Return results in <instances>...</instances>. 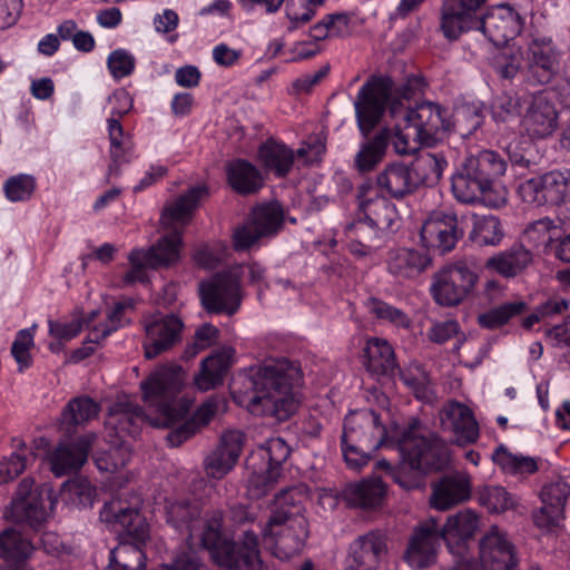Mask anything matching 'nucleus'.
<instances>
[{
	"instance_id": "nucleus-19",
	"label": "nucleus",
	"mask_w": 570,
	"mask_h": 570,
	"mask_svg": "<svg viewBox=\"0 0 570 570\" xmlns=\"http://www.w3.org/2000/svg\"><path fill=\"white\" fill-rule=\"evenodd\" d=\"M439 416L442 431L452 434V444L465 446L478 441L479 424L472 410L465 404L449 401L440 410Z\"/></svg>"
},
{
	"instance_id": "nucleus-23",
	"label": "nucleus",
	"mask_w": 570,
	"mask_h": 570,
	"mask_svg": "<svg viewBox=\"0 0 570 570\" xmlns=\"http://www.w3.org/2000/svg\"><path fill=\"white\" fill-rule=\"evenodd\" d=\"M472 479L465 472H454L442 476L431 485L429 503L436 511H448L470 500Z\"/></svg>"
},
{
	"instance_id": "nucleus-32",
	"label": "nucleus",
	"mask_w": 570,
	"mask_h": 570,
	"mask_svg": "<svg viewBox=\"0 0 570 570\" xmlns=\"http://www.w3.org/2000/svg\"><path fill=\"white\" fill-rule=\"evenodd\" d=\"M360 209L364 217L385 236L400 228L401 218L396 206L386 197L370 196L365 191L360 194Z\"/></svg>"
},
{
	"instance_id": "nucleus-29",
	"label": "nucleus",
	"mask_w": 570,
	"mask_h": 570,
	"mask_svg": "<svg viewBox=\"0 0 570 570\" xmlns=\"http://www.w3.org/2000/svg\"><path fill=\"white\" fill-rule=\"evenodd\" d=\"M96 440L90 433L73 442H60L48 455L50 469L56 476L78 471L88 459L89 449Z\"/></svg>"
},
{
	"instance_id": "nucleus-18",
	"label": "nucleus",
	"mask_w": 570,
	"mask_h": 570,
	"mask_svg": "<svg viewBox=\"0 0 570 570\" xmlns=\"http://www.w3.org/2000/svg\"><path fill=\"white\" fill-rule=\"evenodd\" d=\"M481 529V515L472 509H463L450 514L440 527V535L448 550L455 557L468 552L469 542Z\"/></svg>"
},
{
	"instance_id": "nucleus-51",
	"label": "nucleus",
	"mask_w": 570,
	"mask_h": 570,
	"mask_svg": "<svg viewBox=\"0 0 570 570\" xmlns=\"http://www.w3.org/2000/svg\"><path fill=\"white\" fill-rule=\"evenodd\" d=\"M61 499L71 505H91L95 497V488L86 478H75L66 481L60 490Z\"/></svg>"
},
{
	"instance_id": "nucleus-52",
	"label": "nucleus",
	"mask_w": 570,
	"mask_h": 570,
	"mask_svg": "<svg viewBox=\"0 0 570 570\" xmlns=\"http://www.w3.org/2000/svg\"><path fill=\"white\" fill-rule=\"evenodd\" d=\"M350 233L351 237L355 238L357 244H361V254L363 256L372 254L376 248L381 246V243L385 238V235L382 234L377 228H374V225L370 223L365 217L360 218L357 222L353 223L350 226Z\"/></svg>"
},
{
	"instance_id": "nucleus-56",
	"label": "nucleus",
	"mask_w": 570,
	"mask_h": 570,
	"mask_svg": "<svg viewBox=\"0 0 570 570\" xmlns=\"http://www.w3.org/2000/svg\"><path fill=\"white\" fill-rule=\"evenodd\" d=\"M391 142L396 154L411 155L415 153L421 145V136L416 129L405 122H396Z\"/></svg>"
},
{
	"instance_id": "nucleus-6",
	"label": "nucleus",
	"mask_w": 570,
	"mask_h": 570,
	"mask_svg": "<svg viewBox=\"0 0 570 570\" xmlns=\"http://www.w3.org/2000/svg\"><path fill=\"white\" fill-rule=\"evenodd\" d=\"M291 448L282 438H271L253 451L246 461L250 471L248 488L254 497L269 492L282 478V464L288 459Z\"/></svg>"
},
{
	"instance_id": "nucleus-30",
	"label": "nucleus",
	"mask_w": 570,
	"mask_h": 570,
	"mask_svg": "<svg viewBox=\"0 0 570 570\" xmlns=\"http://www.w3.org/2000/svg\"><path fill=\"white\" fill-rule=\"evenodd\" d=\"M432 264L430 255L410 247L392 248L387 253V272L400 283L413 281Z\"/></svg>"
},
{
	"instance_id": "nucleus-37",
	"label": "nucleus",
	"mask_w": 570,
	"mask_h": 570,
	"mask_svg": "<svg viewBox=\"0 0 570 570\" xmlns=\"http://www.w3.org/2000/svg\"><path fill=\"white\" fill-rule=\"evenodd\" d=\"M386 494V487L380 479H364L347 484L342 495L351 507L373 509L382 504Z\"/></svg>"
},
{
	"instance_id": "nucleus-14",
	"label": "nucleus",
	"mask_w": 570,
	"mask_h": 570,
	"mask_svg": "<svg viewBox=\"0 0 570 570\" xmlns=\"http://www.w3.org/2000/svg\"><path fill=\"white\" fill-rule=\"evenodd\" d=\"M463 235L464 228L452 212L432 213L420 232L423 245L442 254L452 250Z\"/></svg>"
},
{
	"instance_id": "nucleus-16",
	"label": "nucleus",
	"mask_w": 570,
	"mask_h": 570,
	"mask_svg": "<svg viewBox=\"0 0 570 570\" xmlns=\"http://www.w3.org/2000/svg\"><path fill=\"white\" fill-rule=\"evenodd\" d=\"M440 525L436 518H428L420 522L410 537L404 559L411 568L422 569L436 559L440 547Z\"/></svg>"
},
{
	"instance_id": "nucleus-11",
	"label": "nucleus",
	"mask_w": 570,
	"mask_h": 570,
	"mask_svg": "<svg viewBox=\"0 0 570 570\" xmlns=\"http://www.w3.org/2000/svg\"><path fill=\"white\" fill-rule=\"evenodd\" d=\"M199 295L204 308L209 313L235 314L242 303L238 274L219 273L199 284Z\"/></svg>"
},
{
	"instance_id": "nucleus-22",
	"label": "nucleus",
	"mask_w": 570,
	"mask_h": 570,
	"mask_svg": "<svg viewBox=\"0 0 570 570\" xmlns=\"http://www.w3.org/2000/svg\"><path fill=\"white\" fill-rule=\"evenodd\" d=\"M206 186L189 188L186 193L165 204L160 214V226L166 232H180L191 222L200 202L206 198Z\"/></svg>"
},
{
	"instance_id": "nucleus-38",
	"label": "nucleus",
	"mask_w": 570,
	"mask_h": 570,
	"mask_svg": "<svg viewBox=\"0 0 570 570\" xmlns=\"http://www.w3.org/2000/svg\"><path fill=\"white\" fill-rule=\"evenodd\" d=\"M363 364L372 375H390L396 367L394 350L383 338H370L364 348Z\"/></svg>"
},
{
	"instance_id": "nucleus-7",
	"label": "nucleus",
	"mask_w": 570,
	"mask_h": 570,
	"mask_svg": "<svg viewBox=\"0 0 570 570\" xmlns=\"http://www.w3.org/2000/svg\"><path fill=\"white\" fill-rule=\"evenodd\" d=\"M57 500L48 484L35 488L32 478L20 481L16 495L6 511V518L17 523L39 528L51 517Z\"/></svg>"
},
{
	"instance_id": "nucleus-55",
	"label": "nucleus",
	"mask_w": 570,
	"mask_h": 570,
	"mask_svg": "<svg viewBox=\"0 0 570 570\" xmlns=\"http://www.w3.org/2000/svg\"><path fill=\"white\" fill-rule=\"evenodd\" d=\"M367 308L376 318L387 322L397 328L409 330L411 327L412 322L406 313L381 299L371 298L367 303Z\"/></svg>"
},
{
	"instance_id": "nucleus-39",
	"label": "nucleus",
	"mask_w": 570,
	"mask_h": 570,
	"mask_svg": "<svg viewBox=\"0 0 570 570\" xmlns=\"http://www.w3.org/2000/svg\"><path fill=\"white\" fill-rule=\"evenodd\" d=\"M226 171L230 187L238 194H255L264 185L261 171L246 160L237 159L229 163Z\"/></svg>"
},
{
	"instance_id": "nucleus-4",
	"label": "nucleus",
	"mask_w": 570,
	"mask_h": 570,
	"mask_svg": "<svg viewBox=\"0 0 570 570\" xmlns=\"http://www.w3.org/2000/svg\"><path fill=\"white\" fill-rule=\"evenodd\" d=\"M303 373L296 362L286 358L265 361L245 379V392L233 397L257 416L288 420L301 404Z\"/></svg>"
},
{
	"instance_id": "nucleus-35",
	"label": "nucleus",
	"mask_w": 570,
	"mask_h": 570,
	"mask_svg": "<svg viewBox=\"0 0 570 570\" xmlns=\"http://www.w3.org/2000/svg\"><path fill=\"white\" fill-rule=\"evenodd\" d=\"M225 407L226 401L223 397H209L197 409L190 420L184 422L180 426L168 433L167 441L170 446H179L184 441L191 438L200 428L207 425L216 413Z\"/></svg>"
},
{
	"instance_id": "nucleus-21",
	"label": "nucleus",
	"mask_w": 570,
	"mask_h": 570,
	"mask_svg": "<svg viewBox=\"0 0 570 570\" xmlns=\"http://www.w3.org/2000/svg\"><path fill=\"white\" fill-rule=\"evenodd\" d=\"M134 309V301L130 298L122 299L115 304V306L107 313L106 323L92 324L98 316V311H92L88 317V326L89 333L87 341L85 342V346L77 350L73 353V358L80 361L91 353H94L95 347L88 344H100L107 336H109L112 332L118 328L125 326L129 323V318L127 317L128 312Z\"/></svg>"
},
{
	"instance_id": "nucleus-20",
	"label": "nucleus",
	"mask_w": 570,
	"mask_h": 570,
	"mask_svg": "<svg viewBox=\"0 0 570 570\" xmlns=\"http://www.w3.org/2000/svg\"><path fill=\"white\" fill-rule=\"evenodd\" d=\"M183 328V321L175 314L156 315L146 321L145 357L151 360L173 348L180 342Z\"/></svg>"
},
{
	"instance_id": "nucleus-34",
	"label": "nucleus",
	"mask_w": 570,
	"mask_h": 570,
	"mask_svg": "<svg viewBox=\"0 0 570 570\" xmlns=\"http://www.w3.org/2000/svg\"><path fill=\"white\" fill-rule=\"evenodd\" d=\"M234 354L233 347L225 346L203 360L199 372L194 376L197 389L206 392L222 384Z\"/></svg>"
},
{
	"instance_id": "nucleus-45",
	"label": "nucleus",
	"mask_w": 570,
	"mask_h": 570,
	"mask_svg": "<svg viewBox=\"0 0 570 570\" xmlns=\"http://www.w3.org/2000/svg\"><path fill=\"white\" fill-rule=\"evenodd\" d=\"M478 502L490 513H503L515 510L518 498L501 485L488 484L476 490Z\"/></svg>"
},
{
	"instance_id": "nucleus-15",
	"label": "nucleus",
	"mask_w": 570,
	"mask_h": 570,
	"mask_svg": "<svg viewBox=\"0 0 570 570\" xmlns=\"http://www.w3.org/2000/svg\"><path fill=\"white\" fill-rule=\"evenodd\" d=\"M488 0H444L440 10V30L450 40L476 28L478 11Z\"/></svg>"
},
{
	"instance_id": "nucleus-47",
	"label": "nucleus",
	"mask_w": 570,
	"mask_h": 570,
	"mask_svg": "<svg viewBox=\"0 0 570 570\" xmlns=\"http://www.w3.org/2000/svg\"><path fill=\"white\" fill-rule=\"evenodd\" d=\"M386 146L387 135L385 132L377 134L362 142L354 158L355 168L360 173L373 170L383 160Z\"/></svg>"
},
{
	"instance_id": "nucleus-41",
	"label": "nucleus",
	"mask_w": 570,
	"mask_h": 570,
	"mask_svg": "<svg viewBox=\"0 0 570 570\" xmlns=\"http://www.w3.org/2000/svg\"><path fill=\"white\" fill-rule=\"evenodd\" d=\"M108 137L110 141L111 164L108 168V177L119 174V166L130 161L134 145L129 136H126L120 121L117 118L107 119Z\"/></svg>"
},
{
	"instance_id": "nucleus-31",
	"label": "nucleus",
	"mask_w": 570,
	"mask_h": 570,
	"mask_svg": "<svg viewBox=\"0 0 570 570\" xmlns=\"http://www.w3.org/2000/svg\"><path fill=\"white\" fill-rule=\"evenodd\" d=\"M100 520L115 532L128 534L142 542L148 537V527L142 522L136 508L125 507L119 500L106 503L100 511Z\"/></svg>"
},
{
	"instance_id": "nucleus-26",
	"label": "nucleus",
	"mask_w": 570,
	"mask_h": 570,
	"mask_svg": "<svg viewBox=\"0 0 570 570\" xmlns=\"http://www.w3.org/2000/svg\"><path fill=\"white\" fill-rule=\"evenodd\" d=\"M561 52L551 38L532 39L525 51L529 72L538 82H549L559 70Z\"/></svg>"
},
{
	"instance_id": "nucleus-40",
	"label": "nucleus",
	"mask_w": 570,
	"mask_h": 570,
	"mask_svg": "<svg viewBox=\"0 0 570 570\" xmlns=\"http://www.w3.org/2000/svg\"><path fill=\"white\" fill-rule=\"evenodd\" d=\"M183 235L168 232L155 245L145 250L150 268L170 267L180 261Z\"/></svg>"
},
{
	"instance_id": "nucleus-60",
	"label": "nucleus",
	"mask_w": 570,
	"mask_h": 570,
	"mask_svg": "<svg viewBox=\"0 0 570 570\" xmlns=\"http://www.w3.org/2000/svg\"><path fill=\"white\" fill-rule=\"evenodd\" d=\"M131 458L130 446L121 442L110 448L96 459V465L101 471L117 472L122 469Z\"/></svg>"
},
{
	"instance_id": "nucleus-54",
	"label": "nucleus",
	"mask_w": 570,
	"mask_h": 570,
	"mask_svg": "<svg viewBox=\"0 0 570 570\" xmlns=\"http://www.w3.org/2000/svg\"><path fill=\"white\" fill-rule=\"evenodd\" d=\"M559 227L553 219L544 217L530 224L524 230V237L535 247H548L558 239Z\"/></svg>"
},
{
	"instance_id": "nucleus-28",
	"label": "nucleus",
	"mask_w": 570,
	"mask_h": 570,
	"mask_svg": "<svg viewBox=\"0 0 570 570\" xmlns=\"http://www.w3.org/2000/svg\"><path fill=\"white\" fill-rule=\"evenodd\" d=\"M244 444L240 431H226L219 444L204 459V471L212 479L224 478L236 464Z\"/></svg>"
},
{
	"instance_id": "nucleus-43",
	"label": "nucleus",
	"mask_w": 570,
	"mask_h": 570,
	"mask_svg": "<svg viewBox=\"0 0 570 570\" xmlns=\"http://www.w3.org/2000/svg\"><path fill=\"white\" fill-rule=\"evenodd\" d=\"M258 154L266 169L278 177L286 176L292 169L294 151L284 144L267 140L261 146Z\"/></svg>"
},
{
	"instance_id": "nucleus-49",
	"label": "nucleus",
	"mask_w": 570,
	"mask_h": 570,
	"mask_svg": "<svg viewBox=\"0 0 570 570\" xmlns=\"http://www.w3.org/2000/svg\"><path fill=\"white\" fill-rule=\"evenodd\" d=\"M542 176L543 205L559 206L568 202L570 178L563 173L552 170Z\"/></svg>"
},
{
	"instance_id": "nucleus-57",
	"label": "nucleus",
	"mask_w": 570,
	"mask_h": 570,
	"mask_svg": "<svg viewBox=\"0 0 570 570\" xmlns=\"http://www.w3.org/2000/svg\"><path fill=\"white\" fill-rule=\"evenodd\" d=\"M412 166L414 173L422 171L420 183H436L448 166V161L442 155L426 153L421 155Z\"/></svg>"
},
{
	"instance_id": "nucleus-63",
	"label": "nucleus",
	"mask_w": 570,
	"mask_h": 570,
	"mask_svg": "<svg viewBox=\"0 0 570 570\" xmlns=\"http://www.w3.org/2000/svg\"><path fill=\"white\" fill-rule=\"evenodd\" d=\"M107 66L114 79H122L134 72L136 59L128 50L120 48L109 53Z\"/></svg>"
},
{
	"instance_id": "nucleus-2",
	"label": "nucleus",
	"mask_w": 570,
	"mask_h": 570,
	"mask_svg": "<svg viewBox=\"0 0 570 570\" xmlns=\"http://www.w3.org/2000/svg\"><path fill=\"white\" fill-rule=\"evenodd\" d=\"M167 521L179 532L187 533L191 547H200L222 567L256 570L261 564L257 537L246 531L239 544L232 540L220 510L203 511L196 503L176 502L167 509Z\"/></svg>"
},
{
	"instance_id": "nucleus-50",
	"label": "nucleus",
	"mask_w": 570,
	"mask_h": 570,
	"mask_svg": "<svg viewBox=\"0 0 570 570\" xmlns=\"http://www.w3.org/2000/svg\"><path fill=\"white\" fill-rule=\"evenodd\" d=\"M108 567L127 570H145V552L137 544L120 543L110 551Z\"/></svg>"
},
{
	"instance_id": "nucleus-9",
	"label": "nucleus",
	"mask_w": 570,
	"mask_h": 570,
	"mask_svg": "<svg viewBox=\"0 0 570 570\" xmlns=\"http://www.w3.org/2000/svg\"><path fill=\"white\" fill-rule=\"evenodd\" d=\"M479 275L466 262L445 265L433 276L431 294L441 306H456L475 288Z\"/></svg>"
},
{
	"instance_id": "nucleus-58",
	"label": "nucleus",
	"mask_w": 570,
	"mask_h": 570,
	"mask_svg": "<svg viewBox=\"0 0 570 570\" xmlns=\"http://www.w3.org/2000/svg\"><path fill=\"white\" fill-rule=\"evenodd\" d=\"M36 189V179L31 175L19 174L4 181L6 197L13 203L28 200Z\"/></svg>"
},
{
	"instance_id": "nucleus-12",
	"label": "nucleus",
	"mask_w": 570,
	"mask_h": 570,
	"mask_svg": "<svg viewBox=\"0 0 570 570\" xmlns=\"http://www.w3.org/2000/svg\"><path fill=\"white\" fill-rule=\"evenodd\" d=\"M283 219L284 213L278 203H268L255 207L250 220L234 232L235 249H247L259 238L276 234Z\"/></svg>"
},
{
	"instance_id": "nucleus-24",
	"label": "nucleus",
	"mask_w": 570,
	"mask_h": 570,
	"mask_svg": "<svg viewBox=\"0 0 570 570\" xmlns=\"http://www.w3.org/2000/svg\"><path fill=\"white\" fill-rule=\"evenodd\" d=\"M386 554V537L380 531H370L351 542L347 570H379Z\"/></svg>"
},
{
	"instance_id": "nucleus-44",
	"label": "nucleus",
	"mask_w": 570,
	"mask_h": 570,
	"mask_svg": "<svg viewBox=\"0 0 570 570\" xmlns=\"http://www.w3.org/2000/svg\"><path fill=\"white\" fill-rule=\"evenodd\" d=\"M35 551L32 542L13 528L0 533V558L6 561L24 562Z\"/></svg>"
},
{
	"instance_id": "nucleus-62",
	"label": "nucleus",
	"mask_w": 570,
	"mask_h": 570,
	"mask_svg": "<svg viewBox=\"0 0 570 570\" xmlns=\"http://www.w3.org/2000/svg\"><path fill=\"white\" fill-rule=\"evenodd\" d=\"M32 346L33 327L19 331L11 346V354L18 364L19 371H23L30 366V348Z\"/></svg>"
},
{
	"instance_id": "nucleus-48",
	"label": "nucleus",
	"mask_w": 570,
	"mask_h": 570,
	"mask_svg": "<svg viewBox=\"0 0 570 570\" xmlns=\"http://www.w3.org/2000/svg\"><path fill=\"white\" fill-rule=\"evenodd\" d=\"M473 228L470 237L481 246L498 245L503 237V230L498 217L492 215H472Z\"/></svg>"
},
{
	"instance_id": "nucleus-8",
	"label": "nucleus",
	"mask_w": 570,
	"mask_h": 570,
	"mask_svg": "<svg viewBox=\"0 0 570 570\" xmlns=\"http://www.w3.org/2000/svg\"><path fill=\"white\" fill-rule=\"evenodd\" d=\"M402 469L428 472L440 470L449 461L444 442L436 435L430 438L422 434L416 424L403 431L399 440Z\"/></svg>"
},
{
	"instance_id": "nucleus-59",
	"label": "nucleus",
	"mask_w": 570,
	"mask_h": 570,
	"mask_svg": "<svg viewBox=\"0 0 570 570\" xmlns=\"http://www.w3.org/2000/svg\"><path fill=\"white\" fill-rule=\"evenodd\" d=\"M520 99L512 91L497 95L491 104L492 118L497 122H505L519 114Z\"/></svg>"
},
{
	"instance_id": "nucleus-13",
	"label": "nucleus",
	"mask_w": 570,
	"mask_h": 570,
	"mask_svg": "<svg viewBox=\"0 0 570 570\" xmlns=\"http://www.w3.org/2000/svg\"><path fill=\"white\" fill-rule=\"evenodd\" d=\"M385 436V426L374 411L360 410L346 415L342 442L360 445L367 451H376L384 442Z\"/></svg>"
},
{
	"instance_id": "nucleus-25",
	"label": "nucleus",
	"mask_w": 570,
	"mask_h": 570,
	"mask_svg": "<svg viewBox=\"0 0 570 570\" xmlns=\"http://www.w3.org/2000/svg\"><path fill=\"white\" fill-rule=\"evenodd\" d=\"M559 126V114L556 106L544 92L533 96L522 127L531 139H544L554 134Z\"/></svg>"
},
{
	"instance_id": "nucleus-64",
	"label": "nucleus",
	"mask_w": 570,
	"mask_h": 570,
	"mask_svg": "<svg viewBox=\"0 0 570 570\" xmlns=\"http://www.w3.org/2000/svg\"><path fill=\"white\" fill-rule=\"evenodd\" d=\"M569 495L570 484L562 479H557L550 482L544 485L541 491L542 504H550L552 508L559 509L563 513Z\"/></svg>"
},
{
	"instance_id": "nucleus-33",
	"label": "nucleus",
	"mask_w": 570,
	"mask_h": 570,
	"mask_svg": "<svg viewBox=\"0 0 570 570\" xmlns=\"http://www.w3.org/2000/svg\"><path fill=\"white\" fill-rule=\"evenodd\" d=\"M376 184L381 190L400 199L417 188L420 177L414 173L412 165L392 163L376 176Z\"/></svg>"
},
{
	"instance_id": "nucleus-46",
	"label": "nucleus",
	"mask_w": 570,
	"mask_h": 570,
	"mask_svg": "<svg viewBox=\"0 0 570 570\" xmlns=\"http://www.w3.org/2000/svg\"><path fill=\"white\" fill-rule=\"evenodd\" d=\"M492 461L504 472L511 475H529L538 470L537 460L532 456L510 452L500 445L492 454Z\"/></svg>"
},
{
	"instance_id": "nucleus-27",
	"label": "nucleus",
	"mask_w": 570,
	"mask_h": 570,
	"mask_svg": "<svg viewBox=\"0 0 570 570\" xmlns=\"http://www.w3.org/2000/svg\"><path fill=\"white\" fill-rule=\"evenodd\" d=\"M483 570H513L517 566L513 547L498 525H491L480 541Z\"/></svg>"
},
{
	"instance_id": "nucleus-36",
	"label": "nucleus",
	"mask_w": 570,
	"mask_h": 570,
	"mask_svg": "<svg viewBox=\"0 0 570 570\" xmlns=\"http://www.w3.org/2000/svg\"><path fill=\"white\" fill-rule=\"evenodd\" d=\"M532 261V253L523 245L515 244L489 257L485 262V268L510 278L522 273Z\"/></svg>"
},
{
	"instance_id": "nucleus-3",
	"label": "nucleus",
	"mask_w": 570,
	"mask_h": 570,
	"mask_svg": "<svg viewBox=\"0 0 570 570\" xmlns=\"http://www.w3.org/2000/svg\"><path fill=\"white\" fill-rule=\"evenodd\" d=\"M393 90L394 83L390 78H375L358 90L354 107L363 135H367L374 128L387 104L391 116L412 125L425 146L434 145L450 130L449 112L440 105L422 102L409 110L401 100L391 98Z\"/></svg>"
},
{
	"instance_id": "nucleus-17",
	"label": "nucleus",
	"mask_w": 570,
	"mask_h": 570,
	"mask_svg": "<svg viewBox=\"0 0 570 570\" xmlns=\"http://www.w3.org/2000/svg\"><path fill=\"white\" fill-rule=\"evenodd\" d=\"M523 28L521 16L508 4L490 8L480 17L476 28L494 46H504L514 39Z\"/></svg>"
},
{
	"instance_id": "nucleus-5",
	"label": "nucleus",
	"mask_w": 570,
	"mask_h": 570,
	"mask_svg": "<svg viewBox=\"0 0 570 570\" xmlns=\"http://www.w3.org/2000/svg\"><path fill=\"white\" fill-rule=\"evenodd\" d=\"M507 169L504 159L492 150H482L468 157L452 177V191L462 203L481 200L490 207H501L507 203L508 193L495 185Z\"/></svg>"
},
{
	"instance_id": "nucleus-61",
	"label": "nucleus",
	"mask_w": 570,
	"mask_h": 570,
	"mask_svg": "<svg viewBox=\"0 0 570 570\" xmlns=\"http://www.w3.org/2000/svg\"><path fill=\"white\" fill-rule=\"evenodd\" d=\"M17 446L22 452H14L0 462V484L14 480L27 468L28 456L24 454L26 445L22 441H19Z\"/></svg>"
},
{
	"instance_id": "nucleus-10",
	"label": "nucleus",
	"mask_w": 570,
	"mask_h": 570,
	"mask_svg": "<svg viewBox=\"0 0 570 570\" xmlns=\"http://www.w3.org/2000/svg\"><path fill=\"white\" fill-rule=\"evenodd\" d=\"M266 540L274 544V553L278 558H289L298 553L307 538V521L298 513L276 511L264 530Z\"/></svg>"
},
{
	"instance_id": "nucleus-53",
	"label": "nucleus",
	"mask_w": 570,
	"mask_h": 570,
	"mask_svg": "<svg viewBox=\"0 0 570 570\" xmlns=\"http://www.w3.org/2000/svg\"><path fill=\"white\" fill-rule=\"evenodd\" d=\"M525 304L523 302H511L491 308L478 316V323L481 327L494 330L507 324L513 316L523 312Z\"/></svg>"
},
{
	"instance_id": "nucleus-42",
	"label": "nucleus",
	"mask_w": 570,
	"mask_h": 570,
	"mask_svg": "<svg viewBox=\"0 0 570 570\" xmlns=\"http://www.w3.org/2000/svg\"><path fill=\"white\" fill-rule=\"evenodd\" d=\"M100 406L88 396H78L70 400L65 406L60 417V429L72 433L78 425H82L98 416Z\"/></svg>"
},
{
	"instance_id": "nucleus-1",
	"label": "nucleus",
	"mask_w": 570,
	"mask_h": 570,
	"mask_svg": "<svg viewBox=\"0 0 570 570\" xmlns=\"http://www.w3.org/2000/svg\"><path fill=\"white\" fill-rule=\"evenodd\" d=\"M186 383L184 368L174 363L156 367L141 381L142 401L158 416L150 419L137 404L118 399L108 410L106 426L116 434L135 435L144 423L151 426H168L183 420L189 412L193 400L183 395Z\"/></svg>"
}]
</instances>
